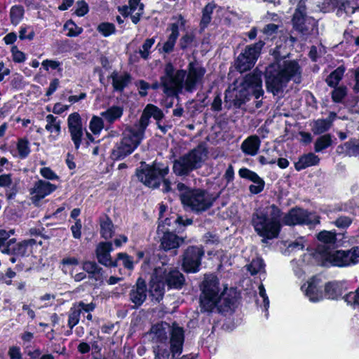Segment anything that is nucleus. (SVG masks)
Instances as JSON below:
<instances>
[{
    "label": "nucleus",
    "mask_w": 359,
    "mask_h": 359,
    "mask_svg": "<svg viewBox=\"0 0 359 359\" xmlns=\"http://www.w3.org/2000/svg\"><path fill=\"white\" fill-rule=\"evenodd\" d=\"M163 278L170 288H180L184 283L183 275L175 269H170L169 271L166 270L165 273L163 274Z\"/></svg>",
    "instance_id": "28"
},
{
    "label": "nucleus",
    "mask_w": 359,
    "mask_h": 359,
    "mask_svg": "<svg viewBox=\"0 0 359 359\" xmlns=\"http://www.w3.org/2000/svg\"><path fill=\"white\" fill-rule=\"evenodd\" d=\"M118 260L122 261L123 265L128 269H133V261L130 257H129L126 253H118Z\"/></svg>",
    "instance_id": "61"
},
{
    "label": "nucleus",
    "mask_w": 359,
    "mask_h": 359,
    "mask_svg": "<svg viewBox=\"0 0 359 359\" xmlns=\"http://www.w3.org/2000/svg\"><path fill=\"white\" fill-rule=\"evenodd\" d=\"M56 189V186L43 180H39L31 189V194L34 201H39L50 194Z\"/></svg>",
    "instance_id": "24"
},
{
    "label": "nucleus",
    "mask_w": 359,
    "mask_h": 359,
    "mask_svg": "<svg viewBox=\"0 0 359 359\" xmlns=\"http://www.w3.org/2000/svg\"><path fill=\"white\" fill-rule=\"evenodd\" d=\"M176 328L180 329L184 332L183 328L175 323H173L171 326L165 322H161L160 323L155 324L151 327L149 332L148 333V336L149 339L156 344V345L167 344L168 335H170V341L172 339L174 330Z\"/></svg>",
    "instance_id": "14"
},
{
    "label": "nucleus",
    "mask_w": 359,
    "mask_h": 359,
    "mask_svg": "<svg viewBox=\"0 0 359 359\" xmlns=\"http://www.w3.org/2000/svg\"><path fill=\"white\" fill-rule=\"evenodd\" d=\"M46 125L45 128L50 133H55V136H53V140H56L57 137L61 132V121L57 117L52 114H48L46 116Z\"/></svg>",
    "instance_id": "33"
},
{
    "label": "nucleus",
    "mask_w": 359,
    "mask_h": 359,
    "mask_svg": "<svg viewBox=\"0 0 359 359\" xmlns=\"http://www.w3.org/2000/svg\"><path fill=\"white\" fill-rule=\"evenodd\" d=\"M263 95L262 72L255 69L230 85L226 90L225 99L235 107H240L250 100L251 95L258 99Z\"/></svg>",
    "instance_id": "2"
},
{
    "label": "nucleus",
    "mask_w": 359,
    "mask_h": 359,
    "mask_svg": "<svg viewBox=\"0 0 359 359\" xmlns=\"http://www.w3.org/2000/svg\"><path fill=\"white\" fill-rule=\"evenodd\" d=\"M180 200L186 210L195 213H201L212 206L215 197L205 190L198 189L182 194Z\"/></svg>",
    "instance_id": "5"
},
{
    "label": "nucleus",
    "mask_w": 359,
    "mask_h": 359,
    "mask_svg": "<svg viewBox=\"0 0 359 359\" xmlns=\"http://www.w3.org/2000/svg\"><path fill=\"white\" fill-rule=\"evenodd\" d=\"M205 72V69L198 63L190 62L184 81V90L189 93L193 92L196 85L201 82Z\"/></svg>",
    "instance_id": "20"
},
{
    "label": "nucleus",
    "mask_w": 359,
    "mask_h": 359,
    "mask_svg": "<svg viewBox=\"0 0 359 359\" xmlns=\"http://www.w3.org/2000/svg\"><path fill=\"white\" fill-rule=\"evenodd\" d=\"M27 246L26 243L24 241L15 243L14 241L13 245L10 246V252H4V254H13L16 255L23 256L27 253Z\"/></svg>",
    "instance_id": "51"
},
{
    "label": "nucleus",
    "mask_w": 359,
    "mask_h": 359,
    "mask_svg": "<svg viewBox=\"0 0 359 359\" xmlns=\"http://www.w3.org/2000/svg\"><path fill=\"white\" fill-rule=\"evenodd\" d=\"M18 150L20 157L25 158L30 152L29 142L26 140H20L18 143Z\"/></svg>",
    "instance_id": "57"
},
{
    "label": "nucleus",
    "mask_w": 359,
    "mask_h": 359,
    "mask_svg": "<svg viewBox=\"0 0 359 359\" xmlns=\"http://www.w3.org/2000/svg\"><path fill=\"white\" fill-rule=\"evenodd\" d=\"M184 335L183 332L176 328L170 341V350L168 344H156L153 346L154 359H175L182 352Z\"/></svg>",
    "instance_id": "10"
},
{
    "label": "nucleus",
    "mask_w": 359,
    "mask_h": 359,
    "mask_svg": "<svg viewBox=\"0 0 359 359\" xmlns=\"http://www.w3.org/2000/svg\"><path fill=\"white\" fill-rule=\"evenodd\" d=\"M347 94L346 88L343 86H339L334 88L332 93V98L335 102H341Z\"/></svg>",
    "instance_id": "56"
},
{
    "label": "nucleus",
    "mask_w": 359,
    "mask_h": 359,
    "mask_svg": "<svg viewBox=\"0 0 359 359\" xmlns=\"http://www.w3.org/2000/svg\"><path fill=\"white\" fill-rule=\"evenodd\" d=\"M111 78L112 86L115 90L122 91L131 81V77L128 73H118L114 72Z\"/></svg>",
    "instance_id": "29"
},
{
    "label": "nucleus",
    "mask_w": 359,
    "mask_h": 359,
    "mask_svg": "<svg viewBox=\"0 0 359 359\" xmlns=\"http://www.w3.org/2000/svg\"><path fill=\"white\" fill-rule=\"evenodd\" d=\"M25 10L22 6H13L10 11L11 23L14 25H18L21 22Z\"/></svg>",
    "instance_id": "44"
},
{
    "label": "nucleus",
    "mask_w": 359,
    "mask_h": 359,
    "mask_svg": "<svg viewBox=\"0 0 359 359\" xmlns=\"http://www.w3.org/2000/svg\"><path fill=\"white\" fill-rule=\"evenodd\" d=\"M342 10L346 14H353L355 10V0H341L339 6L338 12Z\"/></svg>",
    "instance_id": "53"
},
{
    "label": "nucleus",
    "mask_w": 359,
    "mask_h": 359,
    "mask_svg": "<svg viewBox=\"0 0 359 359\" xmlns=\"http://www.w3.org/2000/svg\"><path fill=\"white\" fill-rule=\"evenodd\" d=\"M166 272V268L162 264L161 266H157L154 269V274L150 282L149 292L156 301H160L164 294L165 284L166 283L163 278V274Z\"/></svg>",
    "instance_id": "19"
},
{
    "label": "nucleus",
    "mask_w": 359,
    "mask_h": 359,
    "mask_svg": "<svg viewBox=\"0 0 359 359\" xmlns=\"http://www.w3.org/2000/svg\"><path fill=\"white\" fill-rule=\"evenodd\" d=\"M81 312L79 311V309H77L75 305H74L69 311V319H68V326L72 329L75 325H76L80 319Z\"/></svg>",
    "instance_id": "49"
},
{
    "label": "nucleus",
    "mask_w": 359,
    "mask_h": 359,
    "mask_svg": "<svg viewBox=\"0 0 359 359\" xmlns=\"http://www.w3.org/2000/svg\"><path fill=\"white\" fill-rule=\"evenodd\" d=\"M239 175L242 178L248 179L255 184L257 182H263L264 180L255 172L248 168H241L238 171Z\"/></svg>",
    "instance_id": "48"
},
{
    "label": "nucleus",
    "mask_w": 359,
    "mask_h": 359,
    "mask_svg": "<svg viewBox=\"0 0 359 359\" xmlns=\"http://www.w3.org/2000/svg\"><path fill=\"white\" fill-rule=\"evenodd\" d=\"M279 27V24L269 23L263 28L262 32L268 36H272L277 33Z\"/></svg>",
    "instance_id": "62"
},
{
    "label": "nucleus",
    "mask_w": 359,
    "mask_h": 359,
    "mask_svg": "<svg viewBox=\"0 0 359 359\" xmlns=\"http://www.w3.org/2000/svg\"><path fill=\"white\" fill-rule=\"evenodd\" d=\"M333 223L339 229H345L351 225L352 219L347 216H340Z\"/></svg>",
    "instance_id": "59"
},
{
    "label": "nucleus",
    "mask_w": 359,
    "mask_h": 359,
    "mask_svg": "<svg viewBox=\"0 0 359 359\" xmlns=\"http://www.w3.org/2000/svg\"><path fill=\"white\" fill-rule=\"evenodd\" d=\"M147 298V285L145 281L138 278L136 285L130 292V299L136 306H140Z\"/></svg>",
    "instance_id": "26"
},
{
    "label": "nucleus",
    "mask_w": 359,
    "mask_h": 359,
    "mask_svg": "<svg viewBox=\"0 0 359 359\" xmlns=\"http://www.w3.org/2000/svg\"><path fill=\"white\" fill-rule=\"evenodd\" d=\"M343 293L342 285L338 282L328 283L325 286V296L327 299H335Z\"/></svg>",
    "instance_id": "34"
},
{
    "label": "nucleus",
    "mask_w": 359,
    "mask_h": 359,
    "mask_svg": "<svg viewBox=\"0 0 359 359\" xmlns=\"http://www.w3.org/2000/svg\"><path fill=\"white\" fill-rule=\"evenodd\" d=\"M302 290L311 302H316L323 298L320 283L318 278H311L306 284L302 286Z\"/></svg>",
    "instance_id": "23"
},
{
    "label": "nucleus",
    "mask_w": 359,
    "mask_h": 359,
    "mask_svg": "<svg viewBox=\"0 0 359 359\" xmlns=\"http://www.w3.org/2000/svg\"><path fill=\"white\" fill-rule=\"evenodd\" d=\"M341 1V0H324L321 6H320V0H306V3L308 5L316 4L317 8H313V10L315 11H320L323 13H327L338 7Z\"/></svg>",
    "instance_id": "31"
},
{
    "label": "nucleus",
    "mask_w": 359,
    "mask_h": 359,
    "mask_svg": "<svg viewBox=\"0 0 359 359\" xmlns=\"http://www.w3.org/2000/svg\"><path fill=\"white\" fill-rule=\"evenodd\" d=\"M332 144V138L330 135H324L318 137L315 143V151L320 152L327 148Z\"/></svg>",
    "instance_id": "46"
},
{
    "label": "nucleus",
    "mask_w": 359,
    "mask_h": 359,
    "mask_svg": "<svg viewBox=\"0 0 359 359\" xmlns=\"http://www.w3.org/2000/svg\"><path fill=\"white\" fill-rule=\"evenodd\" d=\"M155 43L154 38L147 39L140 49L139 53L144 59H147L150 53V49Z\"/></svg>",
    "instance_id": "55"
},
{
    "label": "nucleus",
    "mask_w": 359,
    "mask_h": 359,
    "mask_svg": "<svg viewBox=\"0 0 359 359\" xmlns=\"http://www.w3.org/2000/svg\"><path fill=\"white\" fill-rule=\"evenodd\" d=\"M316 259L324 266L329 265L337 266H347L350 265L348 251L334 250L325 248V246L318 248L314 254Z\"/></svg>",
    "instance_id": "11"
},
{
    "label": "nucleus",
    "mask_w": 359,
    "mask_h": 359,
    "mask_svg": "<svg viewBox=\"0 0 359 359\" xmlns=\"http://www.w3.org/2000/svg\"><path fill=\"white\" fill-rule=\"evenodd\" d=\"M263 260L261 258H257L246 265V268L251 275L262 274L265 272Z\"/></svg>",
    "instance_id": "41"
},
{
    "label": "nucleus",
    "mask_w": 359,
    "mask_h": 359,
    "mask_svg": "<svg viewBox=\"0 0 359 359\" xmlns=\"http://www.w3.org/2000/svg\"><path fill=\"white\" fill-rule=\"evenodd\" d=\"M310 6L307 4L306 0H300L293 15L294 27L303 34L306 33L310 29V25L313 26L314 22L313 19L306 15V8Z\"/></svg>",
    "instance_id": "17"
},
{
    "label": "nucleus",
    "mask_w": 359,
    "mask_h": 359,
    "mask_svg": "<svg viewBox=\"0 0 359 359\" xmlns=\"http://www.w3.org/2000/svg\"><path fill=\"white\" fill-rule=\"evenodd\" d=\"M83 269L88 273H97L99 272V267L94 262L87 261L83 264Z\"/></svg>",
    "instance_id": "63"
},
{
    "label": "nucleus",
    "mask_w": 359,
    "mask_h": 359,
    "mask_svg": "<svg viewBox=\"0 0 359 359\" xmlns=\"http://www.w3.org/2000/svg\"><path fill=\"white\" fill-rule=\"evenodd\" d=\"M348 254V259L350 260V265L355 264L359 262V246L354 247L352 249L347 250Z\"/></svg>",
    "instance_id": "64"
},
{
    "label": "nucleus",
    "mask_w": 359,
    "mask_h": 359,
    "mask_svg": "<svg viewBox=\"0 0 359 359\" xmlns=\"http://www.w3.org/2000/svg\"><path fill=\"white\" fill-rule=\"evenodd\" d=\"M104 127V123L102 118L93 116L89 123V128L95 134H99Z\"/></svg>",
    "instance_id": "50"
},
{
    "label": "nucleus",
    "mask_w": 359,
    "mask_h": 359,
    "mask_svg": "<svg viewBox=\"0 0 359 359\" xmlns=\"http://www.w3.org/2000/svg\"><path fill=\"white\" fill-rule=\"evenodd\" d=\"M100 228V233L104 238L109 239L111 238L114 233V225L108 217L101 220Z\"/></svg>",
    "instance_id": "42"
},
{
    "label": "nucleus",
    "mask_w": 359,
    "mask_h": 359,
    "mask_svg": "<svg viewBox=\"0 0 359 359\" xmlns=\"http://www.w3.org/2000/svg\"><path fill=\"white\" fill-rule=\"evenodd\" d=\"M204 255V250L199 247H188L182 257V269L187 273H196L199 271L201 259Z\"/></svg>",
    "instance_id": "15"
},
{
    "label": "nucleus",
    "mask_w": 359,
    "mask_h": 359,
    "mask_svg": "<svg viewBox=\"0 0 359 359\" xmlns=\"http://www.w3.org/2000/svg\"><path fill=\"white\" fill-rule=\"evenodd\" d=\"M67 127L71 140L76 149H79L83 136L81 117L78 112H74L67 118Z\"/></svg>",
    "instance_id": "18"
},
{
    "label": "nucleus",
    "mask_w": 359,
    "mask_h": 359,
    "mask_svg": "<svg viewBox=\"0 0 359 359\" xmlns=\"http://www.w3.org/2000/svg\"><path fill=\"white\" fill-rule=\"evenodd\" d=\"M163 227V225H158L157 228L158 234H163L161 238V246L162 248L165 250H169L179 248L184 241L183 238L178 237L170 231H164Z\"/></svg>",
    "instance_id": "21"
},
{
    "label": "nucleus",
    "mask_w": 359,
    "mask_h": 359,
    "mask_svg": "<svg viewBox=\"0 0 359 359\" xmlns=\"http://www.w3.org/2000/svg\"><path fill=\"white\" fill-rule=\"evenodd\" d=\"M172 219L174 223H177L183 226H187L192 224V219H183L182 217L177 216V217H164L162 219H159L158 225H163L164 231H169L167 226H170L172 224Z\"/></svg>",
    "instance_id": "37"
},
{
    "label": "nucleus",
    "mask_w": 359,
    "mask_h": 359,
    "mask_svg": "<svg viewBox=\"0 0 359 359\" xmlns=\"http://www.w3.org/2000/svg\"><path fill=\"white\" fill-rule=\"evenodd\" d=\"M185 76V70H175L171 63L166 64L164 74L161 77L163 92L167 96H175L182 93L184 89Z\"/></svg>",
    "instance_id": "9"
},
{
    "label": "nucleus",
    "mask_w": 359,
    "mask_h": 359,
    "mask_svg": "<svg viewBox=\"0 0 359 359\" xmlns=\"http://www.w3.org/2000/svg\"><path fill=\"white\" fill-rule=\"evenodd\" d=\"M172 22L167 27V32H170V34L179 37L180 30H182L186 24V20L181 15H177L172 18Z\"/></svg>",
    "instance_id": "32"
},
{
    "label": "nucleus",
    "mask_w": 359,
    "mask_h": 359,
    "mask_svg": "<svg viewBox=\"0 0 359 359\" xmlns=\"http://www.w3.org/2000/svg\"><path fill=\"white\" fill-rule=\"evenodd\" d=\"M201 290L200 302L204 311H211L216 306L219 310H224L233 304V300L226 296L227 287L221 285L217 277L213 274L205 275Z\"/></svg>",
    "instance_id": "3"
},
{
    "label": "nucleus",
    "mask_w": 359,
    "mask_h": 359,
    "mask_svg": "<svg viewBox=\"0 0 359 359\" xmlns=\"http://www.w3.org/2000/svg\"><path fill=\"white\" fill-rule=\"evenodd\" d=\"M11 53L13 60L15 62H23L26 60V56L24 53L18 50L17 46H13L11 48Z\"/></svg>",
    "instance_id": "60"
},
{
    "label": "nucleus",
    "mask_w": 359,
    "mask_h": 359,
    "mask_svg": "<svg viewBox=\"0 0 359 359\" xmlns=\"http://www.w3.org/2000/svg\"><path fill=\"white\" fill-rule=\"evenodd\" d=\"M320 159L318 156L313 153H309L301 156L298 161L294 163V167L297 170L299 171L308 167L317 165Z\"/></svg>",
    "instance_id": "30"
},
{
    "label": "nucleus",
    "mask_w": 359,
    "mask_h": 359,
    "mask_svg": "<svg viewBox=\"0 0 359 359\" xmlns=\"http://www.w3.org/2000/svg\"><path fill=\"white\" fill-rule=\"evenodd\" d=\"M302 70L295 60H279L266 69V86L273 95L282 94L289 81L301 82Z\"/></svg>",
    "instance_id": "1"
},
{
    "label": "nucleus",
    "mask_w": 359,
    "mask_h": 359,
    "mask_svg": "<svg viewBox=\"0 0 359 359\" xmlns=\"http://www.w3.org/2000/svg\"><path fill=\"white\" fill-rule=\"evenodd\" d=\"M318 238L323 243L318 246L316 250L320 246H325V248H330L328 245L333 244L336 241V233L334 231L324 230L318 233Z\"/></svg>",
    "instance_id": "38"
},
{
    "label": "nucleus",
    "mask_w": 359,
    "mask_h": 359,
    "mask_svg": "<svg viewBox=\"0 0 359 359\" xmlns=\"http://www.w3.org/2000/svg\"><path fill=\"white\" fill-rule=\"evenodd\" d=\"M208 152L201 145L193 149L187 154L175 160L173 171L177 175H186L191 171L201 168L207 158Z\"/></svg>",
    "instance_id": "7"
},
{
    "label": "nucleus",
    "mask_w": 359,
    "mask_h": 359,
    "mask_svg": "<svg viewBox=\"0 0 359 359\" xmlns=\"http://www.w3.org/2000/svg\"><path fill=\"white\" fill-rule=\"evenodd\" d=\"M64 29L67 31V36L69 37L77 36L83 32V28L77 26L72 20H68L64 25Z\"/></svg>",
    "instance_id": "47"
},
{
    "label": "nucleus",
    "mask_w": 359,
    "mask_h": 359,
    "mask_svg": "<svg viewBox=\"0 0 359 359\" xmlns=\"http://www.w3.org/2000/svg\"><path fill=\"white\" fill-rule=\"evenodd\" d=\"M112 250V244L110 242L101 243L96 249L97 257L99 262L106 266H115L116 261L111 259L110 252Z\"/></svg>",
    "instance_id": "25"
},
{
    "label": "nucleus",
    "mask_w": 359,
    "mask_h": 359,
    "mask_svg": "<svg viewBox=\"0 0 359 359\" xmlns=\"http://www.w3.org/2000/svg\"><path fill=\"white\" fill-rule=\"evenodd\" d=\"M331 126L330 119H318L313 123L312 130L315 134H321L328 130Z\"/></svg>",
    "instance_id": "43"
},
{
    "label": "nucleus",
    "mask_w": 359,
    "mask_h": 359,
    "mask_svg": "<svg viewBox=\"0 0 359 359\" xmlns=\"http://www.w3.org/2000/svg\"><path fill=\"white\" fill-rule=\"evenodd\" d=\"M143 139L142 129L139 130L136 125L126 128L123 133L121 140L111 151V158L116 161L124 158L135 151Z\"/></svg>",
    "instance_id": "6"
},
{
    "label": "nucleus",
    "mask_w": 359,
    "mask_h": 359,
    "mask_svg": "<svg viewBox=\"0 0 359 359\" xmlns=\"http://www.w3.org/2000/svg\"><path fill=\"white\" fill-rule=\"evenodd\" d=\"M305 247V240L303 237L298 238L295 241L292 242L287 245V250L290 252L302 250Z\"/></svg>",
    "instance_id": "58"
},
{
    "label": "nucleus",
    "mask_w": 359,
    "mask_h": 359,
    "mask_svg": "<svg viewBox=\"0 0 359 359\" xmlns=\"http://www.w3.org/2000/svg\"><path fill=\"white\" fill-rule=\"evenodd\" d=\"M118 10L124 16L131 15L132 22L137 24L143 14L144 5L140 0H129L128 6H119Z\"/></svg>",
    "instance_id": "22"
},
{
    "label": "nucleus",
    "mask_w": 359,
    "mask_h": 359,
    "mask_svg": "<svg viewBox=\"0 0 359 359\" xmlns=\"http://www.w3.org/2000/svg\"><path fill=\"white\" fill-rule=\"evenodd\" d=\"M123 113V109L122 107L118 106H112L106 111H102L101 113V116L108 123H111L120 118L122 116Z\"/></svg>",
    "instance_id": "35"
},
{
    "label": "nucleus",
    "mask_w": 359,
    "mask_h": 359,
    "mask_svg": "<svg viewBox=\"0 0 359 359\" xmlns=\"http://www.w3.org/2000/svg\"><path fill=\"white\" fill-rule=\"evenodd\" d=\"M343 299L352 309L359 311V285L353 292H350L343 297Z\"/></svg>",
    "instance_id": "39"
},
{
    "label": "nucleus",
    "mask_w": 359,
    "mask_h": 359,
    "mask_svg": "<svg viewBox=\"0 0 359 359\" xmlns=\"http://www.w3.org/2000/svg\"><path fill=\"white\" fill-rule=\"evenodd\" d=\"M280 210L274 205L255 212L252 224L259 236L264 239L276 238L280 231Z\"/></svg>",
    "instance_id": "4"
},
{
    "label": "nucleus",
    "mask_w": 359,
    "mask_h": 359,
    "mask_svg": "<svg viewBox=\"0 0 359 359\" xmlns=\"http://www.w3.org/2000/svg\"><path fill=\"white\" fill-rule=\"evenodd\" d=\"M13 233V230H11L9 231L0 230V250L2 253L10 252V246L13 245L14 239H11L8 241H7V240Z\"/></svg>",
    "instance_id": "36"
},
{
    "label": "nucleus",
    "mask_w": 359,
    "mask_h": 359,
    "mask_svg": "<svg viewBox=\"0 0 359 359\" xmlns=\"http://www.w3.org/2000/svg\"><path fill=\"white\" fill-rule=\"evenodd\" d=\"M344 71L345 68L342 66L337 68L326 79L327 85L331 87H335L342 79Z\"/></svg>",
    "instance_id": "40"
},
{
    "label": "nucleus",
    "mask_w": 359,
    "mask_h": 359,
    "mask_svg": "<svg viewBox=\"0 0 359 359\" xmlns=\"http://www.w3.org/2000/svg\"><path fill=\"white\" fill-rule=\"evenodd\" d=\"M284 223L287 225L319 224L320 218L313 213L297 208L291 210L284 217Z\"/></svg>",
    "instance_id": "16"
},
{
    "label": "nucleus",
    "mask_w": 359,
    "mask_h": 359,
    "mask_svg": "<svg viewBox=\"0 0 359 359\" xmlns=\"http://www.w3.org/2000/svg\"><path fill=\"white\" fill-rule=\"evenodd\" d=\"M264 45V43L259 41L256 43L246 46L235 62L236 69L240 72L250 69L257 60Z\"/></svg>",
    "instance_id": "12"
},
{
    "label": "nucleus",
    "mask_w": 359,
    "mask_h": 359,
    "mask_svg": "<svg viewBox=\"0 0 359 359\" xmlns=\"http://www.w3.org/2000/svg\"><path fill=\"white\" fill-rule=\"evenodd\" d=\"M177 39V36L170 34L167 40L163 44L162 52L165 53H171L174 50V47Z\"/></svg>",
    "instance_id": "54"
},
{
    "label": "nucleus",
    "mask_w": 359,
    "mask_h": 359,
    "mask_svg": "<svg viewBox=\"0 0 359 359\" xmlns=\"http://www.w3.org/2000/svg\"><path fill=\"white\" fill-rule=\"evenodd\" d=\"M97 31L104 36L107 37L116 32V27L114 24L109 22H102L97 27Z\"/></svg>",
    "instance_id": "52"
},
{
    "label": "nucleus",
    "mask_w": 359,
    "mask_h": 359,
    "mask_svg": "<svg viewBox=\"0 0 359 359\" xmlns=\"http://www.w3.org/2000/svg\"><path fill=\"white\" fill-rule=\"evenodd\" d=\"M261 145V140L257 135L248 137L241 145V151L248 156H255L257 154Z\"/></svg>",
    "instance_id": "27"
},
{
    "label": "nucleus",
    "mask_w": 359,
    "mask_h": 359,
    "mask_svg": "<svg viewBox=\"0 0 359 359\" xmlns=\"http://www.w3.org/2000/svg\"><path fill=\"white\" fill-rule=\"evenodd\" d=\"M168 166H161L156 163L151 166L147 165L142 169L137 171V176L141 182L151 188L157 187L163 181L162 189L167 192L170 189V182L165 180L164 177L168 173Z\"/></svg>",
    "instance_id": "8"
},
{
    "label": "nucleus",
    "mask_w": 359,
    "mask_h": 359,
    "mask_svg": "<svg viewBox=\"0 0 359 359\" xmlns=\"http://www.w3.org/2000/svg\"><path fill=\"white\" fill-rule=\"evenodd\" d=\"M151 117H153L156 120L158 128L163 133H165L170 128V126H162L160 123V121L164 117L163 111L156 105L148 104L144 107L138 123L136 124V127L138 128L139 130L142 129L143 138L144 137L145 130L150 123Z\"/></svg>",
    "instance_id": "13"
},
{
    "label": "nucleus",
    "mask_w": 359,
    "mask_h": 359,
    "mask_svg": "<svg viewBox=\"0 0 359 359\" xmlns=\"http://www.w3.org/2000/svg\"><path fill=\"white\" fill-rule=\"evenodd\" d=\"M215 8V5L208 4L203 10V15L201 20V26L202 29L205 28L211 21V15Z\"/></svg>",
    "instance_id": "45"
}]
</instances>
